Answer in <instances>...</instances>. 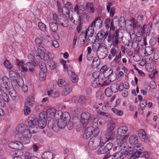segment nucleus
Listing matches in <instances>:
<instances>
[{
  "instance_id": "64",
  "label": "nucleus",
  "mask_w": 159,
  "mask_h": 159,
  "mask_svg": "<svg viewBox=\"0 0 159 159\" xmlns=\"http://www.w3.org/2000/svg\"><path fill=\"white\" fill-rule=\"evenodd\" d=\"M104 32L103 31H101L99 32L96 35L98 39L99 40H101L104 38Z\"/></svg>"
},
{
  "instance_id": "18",
  "label": "nucleus",
  "mask_w": 159,
  "mask_h": 159,
  "mask_svg": "<svg viewBox=\"0 0 159 159\" xmlns=\"http://www.w3.org/2000/svg\"><path fill=\"white\" fill-rule=\"evenodd\" d=\"M57 24L61 25L64 27H67L68 26V21L67 18L64 17L58 20Z\"/></svg>"
},
{
  "instance_id": "11",
  "label": "nucleus",
  "mask_w": 159,
  "mask_h": 159,
  "mask_svg": "<svg viewBox=\"0 0 159 159\" xmlns=\"http://www.w3.org/2000/svg\"><path fill=\"white\" fill-rule=\"evenodd\" d=\"M8 146L12 149H20L22 148L23 145L20 142L12 141L9 143Z\"/></svg>"
},
{
  "instance_id": "15",
  "label": "nucleus",
  "mask_w": 159,
  "mask_h": 159,
  "mask_svg": "<svg viewBox=\"0 0 159 159\" xmlns=\"http://www.w3.org/2000/svg\"><path fill=\"white\" fill-rule=\"evenodd\" d=\"M123 85V83L120 84V85H119L116 83H114L111 84V89L112 91L115 93L117 92L118 90H119V91L120 92L122 91V89L121 88H120L121 85L122 86Z\"/></svg>"
},
{
  "instance_id": "31",
  "label": "nucleus",
  "mask_w": 159,
  "mask_h": 159,
  "mask_svg": "<svg viewBox=\"0 0 159 159\" xmlns=\"http://www.w3.org/2000/svg\"><path fill=\"white\" fill-rule=\"evenodd\" d=\"M61 119L65 120L66 122L70 120V116L68 112H65L63 113L61 117Z\"/></svg>"
},
{
  "instance_id": "48",
  "label": "nucleus",
  "mask_w": 159,
  "mask_h": 159,
  "mask_svg": "<svg viewBox=\"0 0 159 159\" xmlns=\"http://www.w3.org/2000/svg\"><path fill=\"white\" fill-rule=\"evenodd\" d=\"M58 84L59 87H63L66 86L67 84L65 80L62 79L58 80Z\"/></svg>"
},
{
  "instance_id": "29",
  "label": "nucleus",
  "mask_w": 159,
  "mask_h": 159,
  "mask_svg": "<svg viewBox=\"0 0 159 159\" xmlns=\"http://www.w3.org/2000/svg\"><path fill=\"white\" fill-rule=\"evenodd\" d=\"M72 88L70 85H68L65 87L63 90L62 95L63 96H66L69 94L72 91Z\"/></svg>"
},
{
  "instance_id": "1",
  "label": "nucleus",
  "mask_w": 159,
  "mask_h": 159,
  "mask_svg": "<svg viewBox=\"0 0 159 159\" xmlns=\"http://www.w3.org/2000/svg\"><path fill=\"white\" fill-rule=\"evenodd\" d=\"M108 141V139L105 136H102V135L100 137L93 136L89 139L88 146L89 148L94 150L97 148L99 146L101 147L104 145Z\"/></svg>"
},
{
  "instance_id": "8",
  "label": "nucleus",
  "mask_w": 159,
  "mask_h": 159,
  "mask_svg": "<svg viewBox=\"0 0 159 159\" xmlns=\"http://www.w3.org/2000/svg\"><path fill=\"white\" fill-rule=\"evenodd\" d=\"M9 82V78L6 76L3 77L2 79H0V86L3 90L6 92L8 91L9 89V87L8 84Z\"/></svg>"
},
{
  "instance_id": "13",
  "label": "nucleus",
  "mask_w": 159,
  "mask_h": 159,
  "mask_svg": "<svg viewBox=\"0 0 159 159\" xmlns=\"http://www.w3.org/2000/svg\"><path fill=\"white\" fill-rule=\"evenodd\" d=\"M30 129L32 133H34L38 132V121L28 122Z\"/></svg>"
},
{
  "instance_id": "33",
  "label": "nucleus",
  "mask_w": 159,
  "mask_h": 159,
  "mask_svg": "<svg viewBox=\"0 0 159 159\" xmlns=\"http://www.w3.org/2000/svg\"><path fill=\"white\" fill-rule=\"evenodd\" d=\"M94 28H96L95 25H94V23L92 22L88 27L87 30L85 31L87 32V34L89 33L90 34H94Z\"/></svg>"
},
{
  "instance_id": "26",
  "label": "nucleus",
  "mask_w": 159,
  "mask_h": 159,
  "mask_svg": "<svg viewBox=\"0 0 159 159\" xmlns=\"http://www.w3.org/2000/svg\"><path fill=\"white\" fill-rule=\"evenodd\" d=\"M129 142L131 144H136L138 143L137 136L136 135L131 136L129 139Z\"/></svg>"
},
{
  "instance_id": "2",
  "label": "nucleus",
  "mask_w": 159,
  "mask_h": 159,
  "mask_svg": "<svg viewBox=\"0 0 159 159\" xmlns=\"http://www.w3.org/2000/svg\"><path fill=\"white\" fill-rule=\"evenodd\" d=\"M100 72L103 73L104 77L108 78L111 81H114L116 79L115 74L113 72V69L111 67H108L107 65L102 66Z\"/></svg>"
},
{
  "instance_id": "40",
  "label": "nucleus",
  "mask_w": 159,
  "mask_h": 159,
  "mask_svg": "<svg viewBox=\"0 0 159 159\" xmlns=\"http://www.w3.org/2000/svg\"><path fill=\"white\" fill-rule=\"evenodd\" d=\"M9 93L11 97L13 100H16L18 99V95L16 90H13L9 92Z\"/></svg>"
},
{
  "instance_id": "61",
  "label": "nucleus",
  "mask_w": 159,
  "mask_h": 159,
  "mask_svg": "<svg viewBox=\"0 0 159 159\" xmlns=\"http://www.w3.org/2000/svg\"><path fill=\"white\" fill-rule=\"evenodd\" d=\"M112 42L113 47L116 48H119L118 43H121L120 40L115 39L114 38L113 40L112 41Z\"/></svg>"
},
{
  "instance_id": "24",
  "label": "nucleus",
  "mask_w": 159,
  "mask_h": 159,
  "mask_svg": "<svg viewBox=\"0 0 159 159\" xmlns=\"http://www.w3.org/2000/svg\"><path fill=\"white\" fill-rule=\"evenodd\" d=\"M125 155H124L123 152L121 150H120L118 152H116L112 156L116 159L120 158V159H124Z\"/></svg>"
},
{
  "instance_id": "6",
  "label": "nucleus",
  "mask_w": 159,
  "mask_h": 159,
  "mask_svg": "<svg viewBox=\"0 0 159 159\" xmlns=\"http://www.w3.org/2000/svg\"><path fill=\"white\" fill-rule=\"evenodd\" d=\"M103 145L102 146L98 149L97 151L98 154L106 153L111 150L113 146L112 143L111 142L107 143L105 146Z\"/></svg>"
},
{
  "instance_id": "60",
  "label": "nucleus",
  "mask_w": 159,
  "mask_h": 159,
  "mask_svg": "<svg viewBox=\"0 0 159 159\" xmlns=\"http://www.w3.org/2000/svg\"><path fill=\"white\" fill-rule=\"evenodd\" d=\"M38 26L40 29L42 31H44L46 30V26L42 22H39L38 24Z\"/></svg>"
},
{
  "instance_id": "46",
  "label": "nucleus",
  "mask_w": 159,
  "mask_h": 159,
  "mask_svg": "<svg viewBox=\"0 0 159 159\" xmlns=\"http://www.w3.org/2000/svg\"><path fill=\"white\" fill-rule=\"evenodd\" d=\"M45 56H43L44 57V59L48 61L50 60H52L54 57V55L52 52H48L47 53H45Z\"/></svg>"
},
{
  "instance_id": "12",
  "label": "nucleus",
  "mask_w": 159,
  "mask_h": 159,
  "mask_svg": "<svg viewBox=\"0 0 159 159\" xmlns=\"http://www.w3.org/2000/svg\"><path fill=\"white\" fill-rule=\"evenodd\" d=\"M128 131V128L126 126H122L120 127L118 129L116 136H124Z\"/></svg>"
},
{
  "instance_id": "59",
  "label": "nucleus",
  "mask_w": 159,
  "mask_h": 159,
  "mask_svg": "<svg viewBox=\"0 0 159 159\" xmlns=\"http://www.w3.org/2000/svg\"><path fill=\"white\" fill-rule=\"evenodd\" d=\"M47 115V112H42L40 113L39 115L40 119L44 120L45 119L46 120Z\"/></svg>"
},
{
  "instance_id": "57",
  "label": "nucleus",
  "mask_w": 159,
  "mask_h": 159,
  "mask_svg": "<svg viewBox=\"0 0 159 159\" xmlns=\"http://www.w3.org/2000/svg\"><path fill=\"white\" fill-rule=\"evenodd\" d=\"M3 64L9 70L11 69L12 67V65L7 59L5 60Z\"/></svg>"
},
{
  "instance_id": "16",
  "label": "nucleus",
  "mask_w": 159,
  "mask_h": 159,
  "mask_svg": "<svg viewBox=\"0 0 159 159\" xmlns=\"http://www.w3.org/2000/svg\"><path fill=\"white\" fill-rule=\"evenodd\" d=\"M92 23H94L96 28L98 29L101 28L102 25V21L101 20L100 17L96 18L92 22Z\"/></svg>"
},
{
  "instance_id": "25",
  "label": "nucleus",
  "mask_w": 159,
  "mask_h": 159,
  "mask_svg": "<svg viewBox=\"0 0 159 159\" xmlns=\"http://www.w3.org/2000/svg\"><path fill=\"white\" fill-rule=\"evenodd\" d=\"M15 62L18 67H21L23 71H26L27 69L25 68V67L23 66L24 63L23 61H20L17 59H16Z\"/></svg>"
},
{
  "instance_id": "27",
  "label": "nucleus",
  "mask_w": 159,
  "mask_h": 159,
  "mask_svg": "<svg viewBox=\"0 0 159 159\" xmlns=\"http://www.w3.org/2000/svg\"><path fill=\"white\" fill-rule=\"evenodd\" d=\"M66 124L67 122L65 120L59 119L58 120L57 125L59 128L63 129L65 127Z\"/></svg>"
},
{
  "instance_id": "50",
  "label": "nucleus",
  "mask_w": 159,
  "mask_h": 159,
  "mask_svg": "<svg viewBox=\"0 0 159 159\" xmlns=\"http://www.w3.org/2000/svg\"><path fill=\"white\" fill-rule=\"evenodd\" d=\"M99 118L98 117L94 118L93 120V125L94 126L101 125L102 124V122L101 121H99Z\"/></svg>"
},
{
  "instance_id": "35",
  "label": "nucleus",
  "mask_w": 159,
  "mask_h": 159,
  "mask_svg": "<svg viewBox=\"0 0 159 159\" xmlns=\"http://www.w3.org/2000/svg\"><path fill=\"white\" fill-rule=\"evenodd\" d=\"M100 64V60L98 57H95L93 60L92 67L93 68L97 67Z\"/></svg>"
},
{
  "instance_id": "44",
  "label": "nucleus",
  "mask_w": 159,
  "mask_h": 159,
  "mask_svg": "<svg viewBox=\"0 0 159 159\" xmlns=\"http://www.w3.org/2000/svg\"><path fill=\"white\" fill-rule=\"evenodd\" d=\"M33 152H32V149L26 152L24 155L25 159H31L33 156Z\"/></svg>"
},
{
  "instance_id": "4",
  "label": "nucleus",
  "mask_w": 159,
  "mask_h": 159,
  "mask_svg": "<svg viewBox=\"0 0 159 159\" xmlns=\"http://www.w3.org/2000/svg\"><path fill=\"white\" fill-rule=\"evenodd\" d=\"M58 17L57 15L54 14L52 17L48 19L50 29L53 32H56L58 29L57 24Z\"/></svg>"
},
{
  "instance_id": "56",
  "label": "nucleus",
  "mask_w": 159,
  "mask_h": 159,
  "mask_svg": "<svg viewBox=\"0 0 159 159\" xmlns=\"http://www.w3.org/2000/svg\"><path fill=\"white\" fill-rule=\"evenodd\" d=\"M1 96L2 97L4 101V102H10V99L9 96L3 92L2 93Z\"/></svg>"
},
{
  "instance_id": "51",
  "label": "nucleus",
  "mask_w": 159,
  "mask_h": 159,
  "mask_svg": "<svg viewBox=\"0 0 159 159\" xmlns=\"http://www.w3.org/2000/svg\"><path fill=\"white\" fill-rule=\"evenodd\" d=\"M38 118L36 116L34 115H31L28 117V122L38 121Z\"/></svg>"
},
{
  "instance_id": "63",
  "label": "nucleus",
  "mask_w": 159,
  "mask_h": 159,
  "mask_svg": "<svg viewBox=\"0 0 159 159\" xmlns=\"http://www.w3.org/2000/svg\"><path fill=\"white\" fill-rule=\"evenodd\" d=\"M134 152L132 155L136 159L137 157H138L139 156L142 154V152L141 151H139L137 150Z\"/></svg>"
},
{
  "instance_id": "49",
  "label": "nucleus",
  "mask_w": 159,
  "mask_h": 159,
  "mask_svg": "<svg viewBox=\"0 0 159 159\" xmlns=\"http://www.w3.org/2000/svg\"><path fill=\"white\" fill-rule=\"evenodd\" d=\"M93 34H90L88 39V40L91 43H95L98 38L96 35L93 36Z\"/></svg>"
},
{
  "instance_id": "21",
  "label": "nucleus",
  "mask_w": 159,
  "mask_h": 159,
  "mask_svg": "<svg viewBox=\"0 0 159 159\" xmlns=\"http://www.w3.org/2000/svg\"><path fill=\"white\" fill-rule=\"evenodd\" d=\"M53 157V153L49 151L44 152L42 155L43 159H52Z\"/></svg>"
},
{
  "instance_id": "36",
  "label": "nucleus",
  "mask_w": 159,
  "mask_h": 159,
  "mask_svg": "<svg viewBox=\"0 0 159 159\" xmlns=\"http://www.w3.org/2000/svg\"><path fill=\"white\" fill-rule=\"evenodd\" d=\"M45 50L43 46L41 45L38 46V52L39 56H45L46 54Z\"/></svg>"
},
{
  "instance_id": "38",
  "label": "nucleus",
  "mask_w": 159,
  "mask_h": 159,
  "mask_svg": "<svg viewBox=\"0 0 159 159\" xmlns=\"http://www.w3.org/2000/svg\"><path fill=\"white\" fill-rule=\"evenodd\" d=\"M101 82V81L99 82L98 79L96 78L92 81V86L95 88L98 87L99 86L101 85L102 83V82Z\"/></svg>"
},
{
  "instance_id": "53",
  "label": "nucleus",
  "mask_w": 159,
  "mask_h": 159,
  "mask_svg": "<svg viewBox=\"0 0 159 159\" xmlns=\"http://www.w3.org/2000/svg\"><path fill=\"white\" fill-rule=\"evenodd\" d=\"M111 110L113 112L117 115L121 116L123 115V111L121 110H119L115 108H111Z\"/></svg>"
},
{
  "instance_id": "62",
  "label": "nucleus",
  "mask_w": 159,
  "mask_h": 159,
  "mask_svg": "<svg viewBox=\"0 0 159 159\" xmlns=\"http://www.w3.org/2000/svg\"><path fill=\"white\" fill-rule=\"evenodd\" d=\"M27 138H25V137H21L20 138V142H22V143L27 144L29 143L30 142V140Z\"/></svg>"
},
{
  "instance_id": "5",
  "label": "nucleus",
  "mask_w": 159,
  "mask_h": 159,
  "mask_svg": "<svg viewBox=\"0 0 159 159\" xmlns=\"http://www.w3.org/2000/svg\"><path fill=\"white\" fill-rule=\"evenodd\" d=\"M98 47L97 54L98 57L99 59H104L107 55V48L105 46L102 45L101 43H98L97 45Z\"/></svg>"
},
{
  "instance_id": "47",
  "label": "nucleus",
  "mask_w": 159,
  "mask_h": 159,
  "mask_svg": "<svg viewBox=\"0 0 159 159\" xmlns=\"http://www.w3.org/2000/svg\"><path fill=\"white\" fill-rule=\"evenodd\" d=\"M39 66L40 69V71L47 72V68L45 63L43 62H40L39 63Z\"/></svg>"
},
{
  "instance_id": "17",
  "label": "nucleus",
  "mask_w": 159,
  "mask_h": 159,
  "mask_svg": "<svg viewBox=\"0 0 159 159\" xmlns=\"http://www.w3.org/2000/svg\"><path fill=\"white\" fill-rule=\"evenodd\" d=\"M116 137L117 138L116 142L117 146L120 148L122 147H123V148L126 147L127 144L125 139H123L122 138L121 139H119V137H120L117 136H116Z\"/></svg>"
},
{
  "instance_id": "39",
  "label": "nucleus",
  "mask_w": 159,
  "mask_h": 159,
  "mask_svg": "<svg viewBox=\"0 0 159 159\" xmlns=\"http://www.w3.org/2000/svg\"><path fill=\"white\" fill-rule=\"evenodd\" d=\"M88 34L87 32L85 31L84 33L82 32L79 36L78 40L82 41L84 43L85 40L86 39Z\"/></svg>"
},
{
  "instance_id": "32",
  "label": "nucleus",
  "mask_w": 159,
  "mask_h": 159,
  "mask_svg": "<svg viewBox=\"0 0 159 159\" xmlns=\"http://www.w3.org/2000/svg\"><path fill=\"white\" fill-rule=\"evenodd\" d=\"M38 126L39 128L43 129L46 126L47 123L46 120L45 119L40 120L38 121Z\"/></svg>"
},
{
  "instance_id": "14",
  "label": "nucleus",
  "mask_w": 159,
  "mask_h": 159,
  "mask_svg": "<svg viewBox=\"0 0 159 159\" xmlns=\"http://www.w3.org/2000/svg\"><path fill=\"white\" fill-rule=\"evenodd\" d=\"M54 121L53 119H52L50 121H48L47 124V125L50 129L52 130L53 131L56 133L58 132L59 130V128L58 126H55L54 124Z\"/></svg>"
},
{
  "instance_id": "22",
  "label": "nucleus",
  "mask_w": 159,
  "mask_h": 159,
  "mask_svg": "<svg viewBox=\"0 0 159 159\" xmlns=\"http://www.w3.org/2000/svg\"><path fill=\"white\" fill-rule=\"evenodd\" d=\"M72 5L69 2H67V3L65 4V7H63L62 8V12L63 13H64V10L65 9L66 11L65 12L66 13H67L69 12V11L72 8Z\"/></svg>"
},
{
  "instance_id": "55",
  "label": "nucleus",
  "mask_w": 159,
  "mask_h": 159,
  "mask_svg": "<svg viewBox=\"0 0 159 159\" xmlns=\"http://www.w3.org/2000/svg\"><path fill=\"white\" fill-rule=\"evenodd\" d=\"M66 125L68 129H72L74 127L73 120H70L68 122H67Z\"/></svg>"
},
{
  "instance_id": "34",
  "label": "nucleus",
  "mask_w": 159,
  "mask_h": 159,
  "mask_svg": "<svg viewBox=\"0 0 159 159\" xmlns=\"http://www.w3.org/2000/svg\"><path fill=\"white\" fill-rule=\"evenodd\" d=\"M87 99L84 95H80L79 97L78 102L80 105H84L86 103Z\"/></svg>"
},
{
  "instance_id": "30",
  "label": "nucleus",
  "mask_w": 159,
  "mask_h": 159,
  "mask_svg": "<svg viewBox=\"0 0 159 159\" xmlns=\"http://www.w3.org/2000/svg\"><path fill=\"white\" fill-rule=\"evenodd\" d=\"M152 24L149 23L146 26L145 28H144V31L146 34V36H149L150 34V30L152 28Z\"/></svg>"
},
{
  "instance_id": "20",
  "label": "nucleus",
  "mask_w": 159,
  "mask_h": 159,
  "mask_svg": "<svg viewBox=\"0 0 159 159\" xmlns=\"http://www.w3.org/2000/svg\"><path fill=\"white\" fill-rule=\"evenodd\" d=\"M138 135L141 140L145 142L147 139L145 132L143 129H140L138 132Z\"/></svg>"
},
{
  "instance_id": "54",
  "label": "nucleus",
  "mask_w": 159,
  "mask_h": 159,
  "mask_svg": "<svg viewBox=\"0 0 159 159\" xmlns=\"http://www.w3.org/2000/svg\"><path fill=\"white\" fill-rule=\"evenodd\" d=\"M145 51L149 55L152 54L153 52V49L151 47H147L145 48Z\"/></svg>"
},
{
  "instance_id": "23",
  "label": "nucleus",
  "mask_w": 159,
  "mask_h": 159,
  "mask_svg": "<svg viewBox=\"0 0 159 159\" xmlns=\"http://www.w3.org/2000/svg\"><path fill=\"white\" fill-rule=\"evenodd\" d=\"M34 103V98L31 97L27 99L25 103V106L29 107H31Z\"/></svg>"
},
{
  "instance_id": "58",
  "label": "nucleus",
  "mask_w": 159,
  "mask_h": 159,
  "mask_svg": "<svg viewBox=\"0 0 159 159\" xmlns=\"http://www.w3.org/2000/svg\"><path fill=\"white\" fill-rule=\"evenodd\" d=\"M86 7L87 9H89L92 11V13H93L94 11V9L93 7V4L91 3H87L86 4Z\"/></svg>"
},
{
  "instance_id": "37",
  "label": "nucleus",
  "mask_w": 159,
  "mask_h": 159,
  "mask_svg": "<svg viewBox=\"0 0 159 159\" xmlns=\"http://www.w3.org/2000/svg\"><path fill=\"white\" fill-rule=\"evenodd\" d=\"M115 124L113 122L109 123L107 125V131L108 132H113V130L115 128Z\"/></svg>"
},
{
  "instance_id": "3",
  "label": "nucleus",
  "mask_w": 159,
  "mask_h": 159,
  "mask_svg": "<svg viewBox=\"0 0 159 159\" xmlns=\"http://www.w3.org/2000/svg\"><path fill=\"white\" fill-rule=\"evenodd\" d=\"M16 130L18 132L21 133L23 137H25V138H30L31 137V133H33L32 131L30 130V128L28 129L26 125L23 124L18 125L16 128Z\"/></svg>"
},
{
  "instance_id": "9",
  "label": "nucleus",
  "mask_w": 159,
  "mask_h": 159,
  "mask_svg": "<svg viewBox=\"0 0 159 159\" xmlns=\"http://www.w3.org/2000/svg\"><path fill=\"white\" fill-rule=\"evenodd\" d=\"M121 57L122 53L120 51L118 55L115 57L113 60L110 63V66L112 67H115L118 65L121 61Z\"/></svg>"
},
{
  "instance_id": "7",
  "label": "nucleus",
  "mask_w": 159,
  "mask_h": 159,
  "mask_svg": "<svg viewBox=\"0 0 159 159\" xmlns=\"http://www.w3.org/2000/svg\"><path fill=\"white\" fill-rule=\"evenodd\" d=\"M90 117V115L88 112H83L80 117V122L84 127H86L89 123V121Z\"/></svg>"
},
{
  "instance_id": "41",
  "label": "nucleus",
  "mask_w": 159,
  "mask_h": 159,
  "mask_svg": "<svg viewBox=\"0 0 159 159\" xmlns=\"http://www.w3.org/2000/svg\"><path fill=\"white\" fill-rule=\"evenodd\" d=\"M56 113V109L53 108H49L48 109L47 111V115L50 116H54Z\"/></svg>"
},
{
  "instance_id": "43",
  "label": "nucleus",
  "mask_w": 159,
  "mask_h": 159,
  "mask_svg": "<svg viewBox=\"0 0 159 159\" xmlns=\"http://www.w3.org/2000/svg\"><path fill=\"white\" fill-rule=\"evenodd\" d=\"M48 65L50 69L53 70L55 68L56 65L54 61L52 60H50L48 61Z\"/></svg>"
},
{
  "instance_id": "45",
  "label": "nucleus",
  "mask_w": 159,
  "mask_h": 159,
  "mask_svg": "<svg viewBox=\"0 0 159 159\" xmlns=\"http://www.w3.org/2000/svg\"><path fill=\"white\" fill-rule=\"evenodd\" d=\"M71 79L72 81L74 83H77L78 80V77L77 75L75 74L74 72H71Z\"/></svg>"
},
{
  "instance_id": "52",
  "label": "nucleus",
  "mask_w": 159,
  "mask_h": 159,
  "mask_svg": "<svg viewBox=\"0 0 159 159\" xmlns=\"http://www.w3.org/2000/svg\"><path fill=\"white\" fill-rule=\"evenodd\" d=\"M112 92H113L109 88H107L105 90V95L108 97H110L112 95Z\"/></svg>"
},
{
  "instance_id": "19",
  "label": "nucleus",
  "mask_w": 159,
  "mask_h": 159,
  "mask_svg": "<svg viewBox=\"0 0 159 159\" xmlns=\"http://www.w3.org/2000/svg\"><path fill=\"white\" fill-rule=\"evenodd\" d=\"M11 83L12 85L14 87H21L23 84V81L22 79H20L19 81H17L16 79H13L12 80Z\"/></svg>"
},
{
  "instance_id": "10",
  "label": "nucleus",
  "mask_w": 159,
  "mask_h": 159,
  "mask_svg": "<svg viewBox=\"0 0 159 159\" xmlns=\"http://www.w3.org/2000/svg\"><path fill=\"white\" fill-rule=\"evenodd\" d=\"M94 129V127L90 126L87 127L83 134V137L84 139H88L89 138L91 135L93 134V131Z\"/></svg>"
},
{
  "instance_id": "28",
  "label": "nucleus",
  "mask_w": 159,
  "mask_h": 159,
  "mask_svg": "<svg viewBox=\"0 0 159 159\" xmlns=\"http://www.w3.org/2000/svg\"><path fill=\"white\" fill-rule=\"evenodd\" d=\"M133 148H132L131 147L127 148L126 150L123 152L124 155H125L124 157H126L128 156H130L133 154L134 152V150L133 149Z\"/></svg>"
},
{
  "instance_id": "42",
  "label": "nucleus",
  "mask_w": 159,
  "mask_h": 159,
  "mask_svg": "<svg viewBox=\"0 0 159 159\" xmlns=\"http://www.w3.org/2000/svg\"><path fill=\"white\" fill-rule=\"evenodd\" d=\"M119 48L113 47L110 50V53L113 57L116 56L119 52Z\"/></svg>"
}]
</instances>
